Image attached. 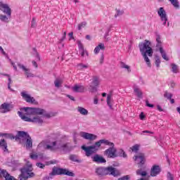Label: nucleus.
<instances>
[{
  "instance_id": "1",
  "label": "nucleus",
  "mask_w": 180,
  "mask_h": 180,
  "mask_svg": "<svg viewBox=\"0 0 180 180\" xmlns=\"http://www.w3.org/2000/svg\"><path fill=\"white\" fill-rule=\"evenodd\" d=\"M21 111L18 112V116H20L24 122H30L32 123H37L41 124L43 123V119L41 117L35 116V115H43L45 117H51L50 113L46 112V110L41 108L25 107L20 109ZM31 116H35L32 118Z\"/></svg>"
},
{
  "instance_id": "2",
  "label": "nucleus",
  "mask_w": 180,
  "mask_h": 180,
  "mask_svg": "<svg viewBox=\"0 0 180 180\" xmlns=\"http://www.w3.org/2000/svg\"><path fill=\"white\" fill-rule=\"evenodd\" d=\"M46 150H49V151H63L64 153H70L74 148L70 143H64L62 141L57 140L49 142V143L44 145V142H41L39 144L38 147H43Z\"/></svg>"
},
{
  "instance_id": "3",
  "label": "nucleus",
  "mask_w": 180,
  "mask_h": 180,
  "mask_svg": "<svg viewBox=\"0 0 180 180\" xmlns=\"http://www.w3.org/2000/svg\"><path fill=\"white\" fill-rule=\"evenodd\" d=\"M150 44L151 43L147 40L139 44V50L148 67H151V62L148 57H153V48L150 46Z\"/></svg>"
},
{
  "instance_id": "4",
  "label": "nucleus",
  "mask_w": 180,
  "mask_h": 180,
  "mask_svg": "<svg viewBox=\"0 0 180 180\" xmlns=\"http://www.w3.org/2000/svg\"><path fill=\"white\" fill-rule=\"evenodd\" d=\"M0 11L7 15L0 14V20L4 22V23L9 22V19L12 15V10L7 4H4V2L0 1Z\"/></svg>"
},
{
  "instance_id": "5",
  "label": "nucleus",
  "mask_w": 180,
  "mask_h": 180,
  "mask_svg": "<svg viewBox=\"0 0 180 180\" xmlns=\"http://www.w3.org/2000/svg\"><path fill=\"white\" fill-rule=\"evenodd\" d=\"M56 175H67L68 176H75V174L72 172H70L67 169L58 168L56 167H53L52 172L49 173L50 176Z\"/></svg>"
},
{
  "instance_id": "6",
  "label": "nucleus",
  "mask_w": 180,
  "mask_h": 180,
  "mask_svg": "<svg viewBox=\"0 0 180 180\" xmlns=\"http://www.w3.org/2000/svg\"><path fill=\"white\" fill-rule=\"evenodd\" d=\"M156 51H160L162 58L163 60H165V61H169V58L167 56V53L165 52V50L162 48V43L161 42V37L160 35H157L156 37Z\"/></svg>"
},
{
  "instance_id": "7",
  "label": "nucleus",
  "mask_w": 180,
  "mask_h": 180,
  "mask_svg": "<svg viewBox=\"0 0 180 180\" xmlns=\"http://www.w3.org/2000/svg\"><path fill=\"white\" fill-rule=\"evenodd\" d=\"M82 150H84L86 153V157H91L92 154L96 153L99 150V146L96 145V142L94 143V145L91 146H82Z\"/></svg>"
},
{
  "instance_id": "8",
  "label": "nucleus",
  "mask_w": 180,
  "mask_h": 180,
  "mask_svg": "<svg viewBox=\"0 0 180 180\" xmlns=\"http://www.w3.org/2000/svg\"><path fill=\"white\" fill-rule=\"evenodd\" d=\"M79 135L80 137H82V139H84V140H89L90 141H94V140L98 139V136L84 131L79 132Z\"/></svg>"
},
{
  "instance_id": "9",
  "label": "nucleus",
  "mask_w": 180,
  "mask_h": 180,
  "mask_svg": "<svg viewBox=\"0 0 180 180\" xmlns=\"http://www.w3.org/2000/svg\"><path fill=\"white\" fill-rule=\"evenodd\" d=\"M116 151L117 150L115 148V146L110 147L108 149H106L104 151V155H105V157H108V158H116V157H117Z\"/></svg>"
},
{
  "instance_id": "10",
  "label": "nucleus",
  "mask_w": 180,
  "mask_h": 180,
  "mask_svg": "<svg viewBox=\"0 0 180 180\" xmlns=\"http://www.w3.org/2000/svg\"><path fill=\"white\" fill-rule=\"evenodd\" d=\"M21 96L22 99H24V101H26L27 102V103H34V105L37 103V101H36L34 98L30 96V95L27 94V91H22Z\"/></svg>"
},
{
  "instance_id": "11",
  "label": "nucleus",
  "mask_w": 180,
  "mask_h": 180,
  "mask_svg": "<svg viewBox=\"0 0 180 180\" xmlns=\"http://www.w3.org/2000/svg\"><path fill=\"white\" fill-rule=\"evenodd\" d=\"M133 158L139 165H143L146 162V156H144V153H139Z\"/></svg>"
},
{
  "instance_id": "12",
  "label": "nucleus",
  "mask_w": 180,
  "mask_h": 180,
  "mask_svg": "<svg viewBox=\"0 0 180 180\" xmlns=\"http://www.w3.org/2000/svg\"><path fill=\"white\" fill-rule=\"evenodd\" d=\"M18 65L19 68H20V70H22V71L25 72V75L27 76V78H33L34 77V75L30 72V69L27 68L26 67H25V65L20 63H18Z\"/></svg>"
},
{
  "instance_id": "13",
  "label": "nucleus",
  "mask_w": 180,
  "mask_h": 180,
  "mask_svg": "<svg viewBox=\"0 0 180 180\" xmlns=\"http://www.w3.org/2000/svg\"><path fill=\"white\" fill-rule=\"evenodd\" d=\"M160 172H161V167L155 165L150 169V176H157V175H160Z\"/></svg>"
},
{
  "instance_id": "14",
  "label": "nucleus",
  "mask_w": 180,
  "mask_h": 180,
  "mask_svg": "<svg viewBox=\"0 0 180 180\" xmlns=\"http://www.w3.org/2000/svg\"><path fill=\"white\" fill-rule=\"evenodd\" d=\"M101 144H104L105 146H108V147H115V143L109 141L108 139H101L96 142V146L98 147V148L101 147Z\"/></svg>"
},
{
  "instance_id": "15",
  "label": "nucleus",
  "mask_w": 180,
  "mask_h": 180,
  "mask_svg": "<svg viewBox=\"0 0 180 180\" xmlns=\"http://www.w3.org/2000/svg\"><path fill=\"white\" fill-rule=\"evenodd\" d=\"M8 112H11V104L4 103L0 105V113H8Z\"/></svg>"
},
{
  "instance_id": "16",
  "label": "nucleus",
  "mask_w": 180,
  "mask_h": 180,
  "mask_svg": "<svg viewBox=\"0 0 180 180\" xmlns=\"http://www.w3.org/2000/svg\"><path fill=\"white\" fill-rule=\"evenodd\" d=\"M91 158L93 162H96V164H105V162H106V160L99 155H95L94 156L91 157Z\"/></svg>"
},
{
  "instance_id": "17",
  "label": "nucleus",
  "mask_w": 180,
  "mask_h": 180,
  "mask_svg": "<svg viewBox=\"0 0 180 180\" xmlns=\"http://www.w3.org/2000/svg\"><path fill=\"white\" fill-rule=\"evenodd\" d=\"M30 136L27 132H25L23 131H19L18 134L15 136V140H25V139Z\"/></svg>"
},
{
  "instance_id": "18",
  "label": "nucleus",
  "mask_w": 180,
  "mask_h": 180,
  "mask_svg": "<svg viewBox=\"0 0 180 180\" xmlns=\"http://www.w3.org/2000/svg\"><path fill=\"white\" fill-rule=\"evenodd\" d=\"M72 89L73 92L82 93L85 91V86L82 84H75V86L72 87Z\"/></svg>"
},
{
  "instance_id": "19",
  "label": "nucleus",
  "mask_w": 180,
  "mask_h": 180,
  "mask_svg": "<svg viewBox=\"0 0 180 180\" xmlns=\"http://www.w3.org/2000/svg\"><path fill=\"white\" fill-rule=\"evenodd\" d=\"M158 15L160 16V19H162L163 20L165 19V18H168L167 15V12L162 7H160L158 10Z\"/></svg>"
},
{
  "instance_id": "20",
  "label": "nucleus",
  "mask_w": 180,
  "mask_h": 180,
  "mask_svg": "<svg viewBox=\"0 0 180 180\" xmlns=\"http://www.w3.org/2000/svg\"><path fill=\"white\" fill-rule=\"evenodd\" d=\"M105 175H113L116 176V169L112 167H105Z\"/></svg>"
},
{
  "instance_id": "21",
  "label": "nucleus",
  "mask_w": 180,
  "mask_h": 180,
  "mask_svg": "<svg viewBox=\"0 0 180 180\" xmlns=\"http://www.w3.org/2000/svg\"><path fill=\"white\" fill-rule=\"evenodd\" d=\"M25 147L27 150H29L30 148H32L33 147V141L32 140V138L29 136L28 138L25 139Z\"/></svg>"
},
{
  "instance_id": "22",
  "label": "nucleus",
  "mask_w": 180,
  "mask_h": 180,
  "mask_svg": "<svg viewBox=\"0 0 180 180\" xmlns=\"http://www.w3.org/2000/svg\"><path fill=\"white\" fill-rule=\"evenodd\" d=\"M96 174H97L98 176H103V175H106L105 167H97L96 169Z\"/></svg>"
},
{
  "instance_id": "23",
  "label": "nucleus",
  "mask_w": 180,
  "mask_h": 180,
  "mask_svg": "<svg viewBox=\"0 0 180 180\" xmlns=\"http://www.w3.org/2000/svg\"><path fill=\"white\" fill-rule=\"evenodd\" d=\"M101 50L103 51L105 50V44L103 43H100L98 44V45L97 46H96V48L94 49V53L95 54H98L99 51H101Z\"/></svg>"
},
{
  "instance_id": "24",
  "label": "nucleus",
  "mask_w": 180,
  "mask_h": 180,
  "mask_svg": "<svg viewBox=\"0 0 180 180\" xmlns=\"http://www.w3.org/2000/svg\"><path fill=\"white\" fill-rule=\"evenodd\" d=\"M134 94H136V95L138 98H142L143 97V92L141 91V90L139 87H137V86H135L134 87Z\"/></svg>"
},
{
  "instance_id": "25",
  "label": "nucleus",
  "mask_w": 180,
  "mask_h": 180,
  "mask_svg": "<svg viewBox=\"0 0 180 180\" xmlns=\"http://www.w3.org/2000/svg\"><path fill=\"white\" fill-rule=\"evenodd\" d=\"M77 112H79V113H80V115H82L83 116H86V115H88V110L82 107H78Z\"/></svg>"
},
{
  "instance_id": "26",
  "label": "nucleus",
  "mask_w": 180,
  "mask_h": 180,
  "mask_svg": "<svg viewBox=\"0 0 180 180\" xmlns=\"http://www.w3.org/2000/svg\"><path fill=\"white\" fill-rule=\"evenodd\" d=\"M0 147H2L4 151H8V143H6L5 139H2L0 141Z\"/></svg>"
},
{
  "instance_id": "27",
  "label": "nucleus",
  "mask_w": 180,
  "mask_h": 180,
  "mask_svg": "<svg viewBox=\"0 0 180 180\" xmlns=\"http://www.w3.org/2000/svg\"><path fill=\"white\" fill-rule=\"evenodd\" d=\"M171 67L172 72H173L174 74H178L179 72V68H178V65H175V63H172Z\"/></svg>"
},
{
  "instance_id": "28",
  "label": "nucleus",
  "mask_w": 180,
  "mask_h": 180,
  "mask_svg": "<svg viewBox=\"0 0 180 180\" xmlns=\"http://www.w3.org/2000/svg\"><path fill=\"white\" fill-rule=\"evenodd\" d=\"M55 86L56 88H60L61 86V84H63V80L60 78H57L54 81Z\"/></svg>"
},
{
  "instance_id": "29",
  "label": "nucleus",
  "mask_w": 180,
  "mask_h": 180,
  "mask_svg": "<svg viewBox=\"0 0 180 180\" xmlns=\"http://www.w3.org/2000/svg\"><path fill=\"white\" fill-rule=\"evenodd\" d=\"M107 105L109 106L110 109H112V95L108 94L107 96Z\"/></svg>"
},
{
  "instance_id": "30",
  "label": "nucleus",
  "mask_w": 180,
  "mask_h": 180,
  "mask_svg": "<svg viewBox=\"0 0 180 180\" xmlns=\"http://www.w3.org/2000/svg\"><path fill=\"white\" fill-rule=\"evenodd\" d=\"M101 82V81L99 80V77L94 76L93 77V82L92 84L93 85H94V86H98V85H99V83Z\"/></svg>"
},
{
  "instance_id": "31",
  "label": "nucleus",
  "mask_w": 180,
  "mask_h": 180,
  "mask_svg": "<svg viewBox=\"0 0 180 180\" xmlns=\"http://www.w3.org/2000/svg\"><path fill=\"white\" fill-rule=\"evenodd\" d=\"M172 5L176 9H179V1L178 0H169Z\"/></svg>"
},
{
  "instance_id": "32",
  "label": "nucleus",
  "mask_w": 180,
  "mask_h": 180,
  "mask_svg": "<svg viewBox=\"0 0 180 180\" xmlns=\"http://www.w3.org/2000/svg\"><path fill=\"white\" fill-rule=\"evenodd\" d=\"M70 160L73 161V162H81V160H78V156L76 155H71L70 156Z\"/></svg>"
},
{
  "instance_id": "33",
  "label": "nucleus",
  "mask_w": 180,
  "mask_h": 180,
  "mask_svg": "<svg viewBox=\"0 0 180 180\" xmlns=\"http://www.w3.org/2000/svg\"><path fill=\"white\" fill-rule=\"evenodd\" d=\"M155 64L157 68H160V65L161 64V59L160 58V56H155Z\"/></svg>"
},
{
  "instance_id": "34",
  "label": "nucleus",
  "mask_w": 180,
  "mask_h": 180,
  "mask_svg": "<svg viewBox=\"0 0 180 180\" xmlns=\"http://www.w3.org/2000/svg\"><path fill=\"white\" fill-rule=\"evenodd\" d=\"M117 154L118 157H123V158H126L127 157L126 152H124L123 149H120Z\"/></svg>"
},
{
  "instance_id": "35",
  "label": "nucleus",
  "mask_w": 180,
  "mask_h": 180,
  "mask_svg": "<svg viewBox=\"0 0 180 180\" xmlns=\"http://www.w3.org/2000/svg\"><path fill=\"white\" fill-rule=\"evenodd\" d=\"M86 26V22L84 21L82 22H80L78 26H77V29L78 30H82V29H84V27H85Z\"/></svg>"
},
{
  "instance_id": "36",
  "label": "nucleus",
  "mask_w": 180,
  "mask_h": 180,
  "mask_svg": "<svg viewBox=\"0 0 180 180\" xmlns=\"http://www.w3.org/2000/svg\"><path fill=\"white\" fill-rule=\"evenodd\" d=\"M89 65H88V64L84 65L83 63H79L77 65V68H79V70L86 69V68H89Z\"/></svg>"
},
{
  "instance_id": "37",
  "label": "nucleus",
  "mask_w": 180,
  "mask_h": 180,
  "mask_svg": "<svg viewBox=\"0 0 180 180\" xmlns=\"http://www.w3.org/2000/svg\"><path fill=\"white\" fill-rule=\"evenodd\" d=\"M121 68H124L125 70H127L129 72H131V70H130V66L126 65L124 63H121Z\"/></svg>"
},
{
  "instance_id": "38",
  "label": "nucleus",
  "mask_w": 180,
  "mask_h": 180,
  "mask_svg": "<svg viewBox=\"0 0 180 180\" xmlns=\"http://www.w3.org/2000/svg\"><path fill=\"white\" fill-rule=\"evenodd\" d=\"M139 148H140V145L136 144L131 148V151H133V153H137Z\"/></svg>"
},
{
  "instance_id": "39",
  "label": "nucleus",
  "mask_w": 180,
  "mask_h": 180,
  "mask_svg": "<svg viewBox=\"0 0 180 180\" xmlns=\"http://www.w3.org/2000/svg\"><path fill=\"white\" fill-rule=\"evenodd\" d=\"M136 174L141 175V176H146V175H147V172L139 169L136 171Z\"/></svg>"
},
{
  "instance_id": "40",
  "label": "nucleus",
  "mask_w": 180,
  "mask_h": 180,
  "mask_svg": "<svg viewBox=\"0 0 180 180\" xmlns=\"http://www.w3.org/2000/svg\"><path fill=\"white\" fill-rule=\"evenodd\" d=\"M164 96L165 98H167V99H171V98H172V94L168 91H165L164 94Z\"/></svg>"
},
{
  "instance_id": "41",
  "label": "nucleus",
  "mask_w": 180,
  "mask_h": 180,
  "mask_svg": "<svg viewBox=\"0 0 180 180\" xmlns=\"http://www.w3.org/2000/svg\"><path fill=\"white\" fill-rule=\"evenodd\" d=\"M36 165L37 167H38V168H41V169H44V168L46 167V165L41 162H37Z\"/></svg>"
},
{
  "instance_id": "42",
  "label": "nucleus",
  "mask_w": 180,
  "mask_h": 180,
  "mask_svg": "<svg viewBox=\"0 0 180 180\" xmlns=\"http://www.w3.org/2000/svg\"><path fill=\"white\" fill-rule=\"evenodd\" d=\"M65 37H67V32H64L62 38H60V39H59V43H60V44L63 43V40H65Z\"/></svg>"
},
{
  "instance_id": "43",
  "label": "nucleus",
  "mask_w": 180,
  "mask_h": 180,
  "mask_svg": "<svg viewBox=\"0 0 180 180\" xmlns=\"http://www.w3.org/2000/svg\"><path fill=\"white\" fill-rule=\"evenodd\" d=\"M36 26H37V25L36 24V18H33L31 22V27H36Z\"/></svg>"
},
{
  "instance_id": "44",
  "label": "nucleus",
  "mask_w": 180,
  "mask_h": 180,
  "mask_svg": "<svg viewBox=\"0 0 180 180\" xmlns=\"http://www.w3.org/2000/svg\"><path fill=\"white\" fill-rule=\"evenodd\" d=\"M77 45H78L79 51L84 50V45H82V43L81 42V41H77Z\"/></svg>"
},
{
  "instance_id": "45",
  "label": "nucleus",
  "mask_w": 180,
  "mask_h": 180,
  "mask_svg": "<svg viewBox=\"0 0 180 180\" xmlns=\"http://www.w3.org/2000/svg\"><path fill=\"white\" fill-rule=\"evenodd\" d=\"M0 137H6L7 139H9V137H11V134H5V133H0Z\"/></svg>"
},
{
  "instance_id": "46",
  "label": "nucleus",
  "mask_w": 180,
  "mask_h": 180,
  "mask_svg": "<svg viewBox=\"0 0 180 180\" xmlns=\"http://www.w3.org/2000/svg\"><path fill=\"white\" fill-rule=\"evenodd\" d=\"M81 53L82 57H84L85 55L88 56V51H85V49H83L82 51H79Z\"/></svg>"
},
{
  "instance_id": "47",
  "label": "nucleus",
  "mask_w": 180,
  "mask_h": 180,
  "mask_svg": "<svg viewBox=\"0 0 180 180\" xmlns=\"http://www.w3.org/2000/svg\"><path fill=\"white\" fill-rule=\"evenodd\" d=\"M90 92H91V94H94V92H96L97 89H96V87L92 86V85H90Z\"/></svg>"
},
{
  "instance_id": "48",
  "label": "nucleus",
  "mask_w": 180,
  "mask_h": 180,
  "mask_svg": "<svg viewBox=\"0 0 180 180\" xmlns=\"http://www.w3.org/2000/svg\"><path fill=\"white\" fill-rule=\"evenodd\" d=\"M53 179V176H45L42 178V180H50Z\"/></svg>"
},
{
  "instance_id": "49",
  "label": "nucleus",
  "mask_w": 180,
  "mask_h": 180,
  "mask_svg": "<svg viewBox=\"0 0 180 180\" xmlns=\"http://www.w3.org/2000/svg\"><path fill=\"white\" fill-rule=\"evenodd\" d=\"M30 157L32 160H37L38 158L37 154H31Z\"/></svg>"
},
{
  "instance_id": "50",
  "label": "nucleus",
  "mask_w": 180,
  "mask_h": 180,
  "mask_svg": "<svg viewBox=\"0 0 180 180\" xmlns=\"http://www.w3.org/2000/svg\"><path fill=\"white\" fill-rule=\"evenodd\" d=\"M104 60H105V56L103 55V53H102L100 58V64H103Z\"/></svg>"
},
{
  "instance_id": "51",
  "label": "nucleus",
  "mask_w": 180,
  "mask_h": 180,
  "mask_svg": "<svg viewBox=\"0 0 180 180\" xmlns=\"http://www.w3.org/2000/svg\"><path fill=\"white\" fill-rule=\"evenodd\" d=\"M10 63L13 66V68H14L15 71H18V68L16 67V65L15 64V63L12 62L11 60H10Z\"/></svg>"
},
{
  "instance_id": "52",
  "label": "nucleus",
  "mask_w": 180,
  "mask_h": 180,
  "mask_svg": "<svg viewBox=\"0 0 180 180\" xmlns=\"http://www.w3.org/2000/svg\"><path fill=\"white\" fill-rule=\"evenodd\" d=\"M0 53H1V54H3V56H7L6 52H5V51L4 50L2 46H0Z\"/></svg>"
},
{
  "instance_id": "53",
  "label": "nucleus",
  "mask_w": 180,
  "mask_h": 180,
  "mask_svg": "<svg viewBox=\"0 0 180 180\" xmlns=\"http://www.w3.org/2000/svg\"><path fill=\"white\" fill-rule=\"evenodd\" d=\"M146 106H148V108H154V105L150 104V103H148V100L146 101Z\"/></svg>"
},
{
  "instance_id": "54",
  "label": "nucleus",
  "mask_w": 180,
  "mask_h": 180,
  "mask_svg": "<svg viewBox=\"0 0 180 180\" xmlns=\"http://www.w3.org/2000/svg\"><path fill=\"white\" fill-rule=\"evenodd\" d=\"M160 20L163 22V26H165V25H167V22H168V17L165 18V20L160 19Z\"/></svg>"
},
{
  "instance_id": "55",
  "label": "nucleus",
  "mask_w": 180,
  "mask_h": 180,
  "mask_svg": "<svg viewBox=\"0 0 180 180\" xmlns=\"http://www.w3.org/2000/svg\"><path fill=\"white\" fill-rule=\"evenodd\" d=\"M11 84H12V79L11 77L8 78V89H11Z\"/></svg>"
},
{
  "instance_id": "56",
  "label": "nucleus",
  "mask_w": 180,
  "mask_h": 180,
  "mask_svg": "<svg viewBox=\"0 0 180 180\" xmlns=\"http://www.w3.org/2000/svg\"><path fill=\"white\" fill-rule=\"evenodd\" d=\"M120 15H123V11H121L120 10H117V14H115V16H120Z\"/></svg>"
},
{
  "instance_id": "57",
  "label": "nucleus",
  "mask_w": 180,
  "mask_h": 180,
  "mask_svg": "<svg viewBox=\"0 0 180 180\" xmlns=\"http://www.w3.org/2000/svg\"><path fill=\"white\" fill-rule=\"evenodd\" d=\"M35 57H36L37 61H40V55H39V53L37 52H36V53H35Z\"/></svg>"
},
{
  "instance_id": "58",
  "label": "nucleus",
  "mask_w": 180,
  "mask_h": 180,
  "mask_svg": "<svg viewBox=\"0 0 180 180\" xmlns=\"http://www.w3.org/2000/svg\"><path fill=\"white\" fill-rule=\"evenodd\" d=\"M144 133H148V134H154V132L150 131H147V130L143 131L142 133H141V134H144Z\"/></svg>"
},
{
  "instance_id": "59",
  "label": "nucleus",
  "mask_w": 180,
  "mask_h": 180,
  "mask_svg": "<svg viewBox=\"0 0 180 180\" xmlns=\"http://www.w3.org/2000/svg\"><path fill=\"white\" fill-rule=\"evenodd\" d=\"M146 117V116L144 115V113L143 112H141L140 114V119L141 120H144V118Z\"/></svg>"
},
{
  "instance_id": "60",
  "label": "nucleus",
  "mask_w": 180,
  "mask_h": 180,
  "mask_svg": "<svg viewBox=\"0 0 180 180\" xmlns=\"http://www.w3.org/2000/svg\"><path fill=\"white\" fill-rule=\"evenodd\" d=\"M69 40H71V39H74V33L73 32H70L69 33Z\"/></svg>"
},
{
  "instance_id": "61",
  "label": "nucleus",
  "mask_w": 180,
  "mask_h": 180,
  "mask_svg": "<svg viewBox=\"0 0 180 180\" xmlns=\"http://www.w3.org/2000/svg\"><path fill=\"white\" fill-rule=\"evenodd\" d=\"M157 108H158V110H159V112H164V110L160 105H157Z\"/></svg>"
},
{
  "instance_id": "62",
  "label": "nucleus",
  "mask_w": 180,
  "mask_h": 180,
  "mask_svg": "<svg viewBox=\"0 0 180 180\" xmlns=\"http://www.w3.org/2000/svg\"><path fill=\"white\" fill-rule=\"evenodd\" d=\"M118 180H129V176H125L122 178L119 179Z\"/></svg>"
},
{
  "instance_id": "63",
  "label": "nucleus",
  "mask_w": 180,
  "mask_h": 180,
  "mask_svg": "<svg viewBox=\"0 0 180 180\" xmlns=\"http://www.w3.org/2000/svg\"><path fill=\"white\" fill-rule=\"evenodd\" d=\"M175 85H176L175 82H170V86H171V88H175Z\"/></svg>"
},
{
  "instance_id": "64",
  "label": "nucleus",
  "mask_w": 180,
  "mask_h": 180,
  "mask_svg": "<svg viewBox=\"0 0 180 180\" xmlns=\"http://www.w3.org/2000/svg\"><path fill=\"white\" fill-rule=\"evenodd\" d=\"M98 97H95L94 100V105H98Z\"/></svg>"
}]
</instances>
